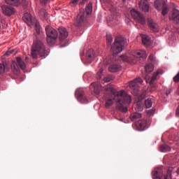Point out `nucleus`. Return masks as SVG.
Here are the masks:
<instances>
[{
    "label": "nucleus",
    "instance_id": "f257e3e1",
    "mask_svg": "<svg viewBox=\"0 0 179 179\" xmlns=\"http://www.w3.org/2000/svg\"><path fill=\"white\" fill-rule=\"evenodd\" d=\"M104 98L106 101L105 106L106 108L110 107L114 101L116 102L117 108L122 113H127L128 108L126 105L131 103V98L124 91L115 92V90L111 85L105 86L103 90Z\"/></svg>",
    "mask_w": 179,
    "mask_h": 179
},
{
    "label": "nucleus",
    "instance_id": "f03ea898",
    "mask_svg": "<svg viewBox=\"0 0 179 179\" xmlns=\"http://www.w3.org/2000/svg\"><path fill=\"white\" fill-rule=\"evenodd\" d=\"M145 70L146 71L145 79L146 83H149L150 86V92H154L157 89V85L155 83L157 80L159 78V76L162 75V70H157L156 72L153 73L151 76L148 75V73H151L154 70V66L152 63H148L145 66Z\"/></svg>",
    "mask_w": 179,
    "mask_h": 179
},
{
    "label": "nucleus",
    "instance_id": "7ed1b4c3",
    "mask_svg": "<svg viewBox=\"0 0 179 179\" xmlns=\"http://www.w3.org/2000/svg\"><path fill=\"white\" fill-rule=\"evenodd\" d=\"M48 53L49 50L45 48V45L42 41L36 40L34 41L31 49V57L34 59H37L38 55L45 58V57L48 56Z\"/></svg>",
    "mask_w": 179,
    "mask_h": 179
},
{
    "label": "nucleus",
    "instance_id": "20e7f679",
    "mask_svg": "<svg viewBox=\"0 0 179 179\" xmlns=\"http://www.w3.org/2000/svg\"><path fill=\"white\" fill-rule=\"evenodd\" d=\"M22 20L27 23L29 26H34L35 29V36L38 38V36L41 34L40 23L35 19L31 18V15L29 13H26L23 15Z\"/></svg>",
    "mask_w": 179,
    "mask_h": 179
},
{
    "label": "nucleus",
    "instance_id": "39448f33",
    "mask_svg": "<svg viewBox=\"0 0 179 179\" xmlns=\"http://www.w3.org/2000/svg\"><path fill=\"white\" fill-rule=\"evenodd\" d=\"M125 45V39L122 37H117L115 40V43L112 45L110 50L113 52V56H116L122 52V48Z\"/></svg>",
    "mask_w": 179,
    "mask_h": 179
},
{
    "label": "nucleus",
    "instance_id": "423d86ee",
    "mask_svg": "<svg viewBox=\"0 0 179 179\" xmlns=\"http://www.w3.org/2000/svg\"><path fill=\"white\" fill-rule=\"evenodd\" d=\"M45 30L46 31L47 35V43L48 45H52L55 44V41H57V38L58 37V33L56 29L52 28V27H50L49 25H47L45 28Z\"/></svg>",
    "mask_w": 179,
    "mask_h": 179
},
{
    "label": "nucleus",
    "instance_id": "0eeeda50",
    "mask_svg": "<svg viewBox=\"0 0 179 179\" xmlns=\"http://www.w3.org/2000/svg\"><path fill=\"white\" fill-rule=\"evenodd\" d=\"M16 61L17 62H12L11 63V71L14 76H19L20 68L22 70H24L26 66L24 62L22 60L21 57H17Z\"/></svg>",
    "mask_w": 179,
    "mask_h": 179
},
{
    "label": "nucleus",
    "instance_id": "6e6552de",
    "mask_svg": "<svg viewBox=\"0 0 179 179\" xmlns=\"http://www.w3.org/2000/svg\"><path fill=\"white\" fill-rule=\"evenodd\" d=\"M155 8L157 10V11L160 12L162 10V16H166L169 14V5H167L166 1L164 0H156L155 1L154 4Z\"/></svg>",
    "mask_w": 179,
    "mask_h": 179
},
{
    "label": "nucleus",
    "instance_id": "1a4fd4ad",
    "mask_svg": "<svg viewBox=\"0 0 179 179\" xmlns=\"http://www.w3.org/2000/svg\"><path fill=\"white\" fill-rule=\"evenodd\" d=\"M138 83H143V80L141 78H136L133 80L131 82H129L130 92L133 96H139V85Z\"/></svg>",
    "mask_w": 179,
    "mask_h": 179
},
{
    "label": "nucleus",
    "instance_id": "9d476101",
    "mask_svg": "<svg viewBox=\"0 0 179 179\" xmlns=\"http://www.w3.org/2000/svg\"><path fill=\"white\" fill-rule=\"evenodd\" d=\"M130 14H131L132 18L137 21V22L142 25L145 24V18L143 14L139 13V11L132 9L130 10Z\"/></svg>",
    "mask_w": 179,
    "mask_h": 179
},
{
    "label": "nucleus",
    "instance_id": "9b49d317",
    "mask_svg": "<svg viewBox=\"0 0 179 179\" xmlns=\"http://www.w3.org/2000/svg\"><path fill=\"white\" fill-rule=\"evenodd\" d=\"M75 95L76 96L77 100L79 101L82 103H87L88 100L85 96L84 91H83L82 89H79L76 90V92L75 93Z\"/></svg>",
    "mask_w": 179,
    "mask_h": 179
},
{
    "label": "nucleus",
    "instance_id": "f8f14e48",
    "mask_svg": "<svg viewBox=\"0 0 179 179\" xmlns=\"http://www.w3.org/2000/svg\"><path fill=\"white\" fill-rule=\"evenodd\" d=\"M170 20H172L173 23L179 24V10L176 8H173L172 14L169 16Z\"/></svg>",
    "mask_w": 179,
    "mask_h": 179
},
{
    "label": "nucleus",
    "instance_id": "ddd939ff",
    "mask_svg": "<svg viewBox=\"0 0 179 179\" xmlns=\"http://www.w3.org/2000/svg\"><path fill=\"white\" fill-rule=\"evenodd\" d=\"M148 24L149 29H150V30H152V31H153L154 33L159 32V27L158 24H157L156 22H154L152 19H151V18L148 19Z\"/></svg>",
    "mask_w": 179,
    "mask_h": 179
},
{
    "label": "nucleus",
    "instance_id": "4468645a",
    "mask_svg": "<svg viewBox=\"0 0 179 179\" xmlns=\"http://www.w3.org/2000/svg\"><path fill=\"white\" fill-rule=\"evenodd\" d=\"M85 21V13L80 12L78 14L76 20H75V25L77 27L82 26Z\"/></svg>",
    "mask_w": 179,
    "mask_h": 179
},
{
    "label": "nucleus",
    "instance_id": "2eb2a0df",
    "mask_svg": "<svg viewBox=\"0 0 179 179\" xmlns=\"http://www.w3.org/2000/svg\"><path fill=\"white\" fill-rule=\"evenodd\" d=\"M58 30H59V39L61 41L65 40L69 36L68 31H66V29L62 27H59Z\"/></svg>",
    "mask_w": 179,
    "mask_h": 179
},
{
    "label": "nucleus",
    "instance_id": "dca6fc26",
    "mask_svg": "<svg viewBox=\"0 0 179 179\" xmlns=\"http://www.w3.org/2000/svg\"><path fill=\"white\" fill-rule=\"evenodd\" d=\"M2 11L6 16H11L14 13L15 9L11 6H3Z\"/></svg>",
    "mask_w": 179,
    "mask_h": 179
},
{
    "label": "nucleus",
    "instance_id": "f3484780",
    "mask_svg": "<svg viewBox=\"0 0 179 179\" xmlns=\"http://www.w3.org/2000/svg\"><path fill=\"white\" fill-rule=\"evenodd\" d=\"M91 87H94V94H96V95H99L101 94V92L103 90V88H101V85L99 83H92L91 84Z\"/></svg>",
    "mask_w": 179,
    "mask_h": 179
},
{
    "label": "nucleus",
    "instance_id": "a211bd4d",
    "mask_svg": "<svg viewBox=\"0 0 179 179\" xmlns=\"http://www.w3.org/2000/svg\"><path fill=\"white\" fill-rule=\"evenodd\" d=\"M164 173L162 172V169L160 168H157L155 169L153 172V179H162V176Z\"/></svg>",
    "mask_w": 179,
    "mask_h": 179
},
{
    "label": "nucleus",
    "instance_id": "6ab92c4d",
    "mask_svg": "<svg viewBox=\"0 0 179 179\" xmlns=\"http://www.w3.org/2000/svg\"><path fill=\"white\" fill-rule=\"evenodd\" d=\"M140 8L143 12H148L150 10V6L148 5V0H142L140 2Z\"/></svg>",
    "mask_w": 179,
    "mask_h": 179
},
{
    "label": "nucleus",
    "instance_id": "aec40b11",
    "mask_svg": "<svg viewBox=\"0 0 179 179\" xmlns=\"http://www.w3.org/2000/svg\"><path fill=\"white\" fill-rule=\"evenodd\" d=\"M94 57L95 55L94 54V50L92 49H90L86 52V60H87L88 63H91L94 60Z\"/></svg>",
    "mask_w": 179,
    "mask_h": 179
},
{
    "label": "nucleus",
    "instance_id": "412c9836",
    "mask_svg": "<svg viewBox=\"0 0 179 179\" xmlns=\"http://www.w3.org/2000/svg\"><path fill=\"white\" fill-rule=\"evenodd\" d=\"M121 70V66L117 64H113L109 66V71L110 73H117Z\"/></svg>",
    "mask_w": 179,
    "mask_h": 179
},
{
    "label": "nucleus",
    "instance_id": "4be33fe9",
    "mask_svg": "<svg viewBox=\"0 0 179 179\" xmlns=\"http://www.w3.org/2000/svg\"><path fill=\"white\" fill-rule=\"evenodd\" d=\"M136 122V126L140 128L141 131H143L145 129V126L147 125V120H137Z\"/></svg>",
    "mask_w": 179,
    "mask_h": 179
},
{
    "label": "nucleus",
    "instance_id": "5701e85b",
    "mask_svg": "<svg viewBox=\"0 0 179 179\" xmlns=\"http://www.w3.org/2000/svg\"><path fill=\"white\" fill-rule=\"evenodd\" d=\"M141 117H142V114L139 113H133L129 116L130 120L134 122H136Z\"/></svg>",
    "mask_w": 179,
    "mask_h": 179
},
{
    "label": "nucleus",
    "instance_id": "b1692460",
    "mask_svg": "<svg viewBox=\"0 0 179 179\" xmlns=\"http://www.w3.org/2000/svg\"><path fill=\"white\" fill-rule=\"evenodd\" d=\"M134 56L136 58H145L147 57V54L145 50H138L134 52Z\"/></svg>",
    "mask_w": 179,
    "mask_h": 179
},
{
    "label": "nucleus",
    "instance_id": "393cba45",
    "mask_svg": "<svg viewBox=\"0 0 179 179\" xmlns=\"http://www.w3.org/2000/svg\"><path fill=\"white\" fill-rule=\"evenodd\" d=\"M141 37L142 38V43L143 45H148L150 44V37L147 35H141Z\"/></svg>",
    "mask_w": 179,
    "mask_h": 179
},
{
    "label": "nucleus",
    "instance_id": "a878e982",
    "mask_svg": "<svg viewBox=\"0 0 179 179\" xmlns=\"http://www.w3.org/2000/svg\"><path fill=\"white\" fill-rule=\"evenodd\" d=\"M171 150V148L167 145H162L159 146V151L162 152H168Z\"/></svg>",
    "mask_w": 179,
    "mask_h": 179
},
{
    "label": "nucleus",
    "instance_id": "bb28decb",
    "mask_svg": "<svg viewBox=\"0 0 179 179\" xmlns=\"http://www.w3.org/2000/svg\"><path fill=\"white\" fill-rule=\"evenodd\" d=\"M6 3L8 5L13 6H18L20 4L19 0H5Z\"/></svg>",
    "mask_w": 179,
    "mask_h": 179
},
{
    "label": "nucleus",
    "instance_id": "cd10ccee",
    "mask_svg": "<svg viewBox=\"0 0 179 179\" xmlns=\"http://www.w3.org/2000/svg\"><path fill=\"white\" fill-rule=\"evenodd\" d=\"M7 69V63H0V74L4 73Z\"/></svg>",
    "mask_w": 179,
    "mask_h": 179
},
{
    "label": "nucleus",
    "instance_id": "c85d7f7f",
    "mask_svg": "<svg viewBox=\"0 0 179 179\" xmlns=\"http://www.w3.org/2000/svg\"><path fill=\"white\" fill-rule=\"evenodd\" d=\"M92 12V3H89L87 4V6H86L85 8V13L86 14L90 15L91 14Z\"/></svg>",
    "mask_w": 179,
    "mask_h": 179
},
{
    "label": "nucleus",
    "instance_id": "c756f323",
    "mask_svg": "<svg viewBox=\"0 0 179 179\" xmlns=\"http://www.w3.org/2000/svg\"><path fill=\"white\" fill-rule=\"evenodd\" d=\"M145 106L146 108H150L152 106V101L150 99H148L145 101Z\"/></svg>",
    "mask_w": 179,
    "mask_h": 179
},
{
    "label": "nucleus",
    "instance_id": "7c9ffc66",
    "mask_svg": "<svg viewBox=\"0 0 179 179\" xmlns=\"http://www.w3.org/2000/svg\"><path fill=\"white\" fill-rule=\"evenodd\" d=\"M106 40H107V45H110L113 41V38L111 35L107 34L106 35Z\"/></svg>",
    "mask_w": 179,
    "mask_h": 179
},
{
    "label": "nucleus",
    "instance_id": "2f4dec72",
    "mask_svg": "<svg viewBox=\"0 0 179 179\" xmlns=\"http://www.w3.org/2000/svg\"><path fill=\"white\" fill-rule=\"evenodd\" d=\"M113 79H114L113 76L109 75V76H107L106 77H105L103 80L105 83H109V82H111L113 80Z\"/></svg>",
    "mask_w": 179,
    "mask_h": 179
},
{
    "label": "nucleus",
    "instance_id": "473e14b6",
    "mask_svg": "<svg viewBox=\"0 0 179 179\" xmlns=\"http://www.w3.org/2000/svg\"><path fill=\"white\" fill-rule=\"evenodd\" d=\"M120 59L123 60L124 62H126L127 63L129 62V58L128 57H127L126 55H121Z\"/></svg>",
    "mask_w": 179,
    "mask_h": 179
},
{
    "label": "nucleus",
    "instance_id": "72a5a7b5",
    "mask_svg": "<svg viewBox=\"0 0 179 179\" xmlns=\"http://www.w3.org/2000/svg\"><path fill=\"white\" fill-rule=\"evenodd\" d=\"M103 69H101V70H99V71H98V73H96V78L98 79H101V73H103Z\"/></svg>",
    "mask_w": 179,
    "mask_h": 179
},
{
    "label": "nucleus",
    "instance_id": "f704fd0d",
    "mask_svg": "<svg viewBox=\"0 0 179 179\" xmlns=\"http://www.w3.org/2000/svg\"><path fill=\"white\" fill-rule=\"evenodd\" d=\"M164 179H172L171 173L169 170L167 171V175L164 176Z\"/></svg>",
    "mask_w": 179,
    "mask_h": 179
},
{
    "label": "nucleus",
    "instance_id": "c9c22d12",
    "mask_svg": "<svg viewBox=\"0 0 179 179\" xmlns=\"http://www.w3.org/2000/svg\"><path fill=\"white\" fill-rule=\"evenodd\" d=\"M146 94H147V91H145V90H143L142 91V93H141V94L139 93V94H138V96H140L141 98H144Z\"/></svg>",
    "mask_w": 179,
    "mask_h": 179
},
{
    "label": "nucleus",
    "instance_id": "e433bc0d",
    "mask_svg": "<svg viewBox=\"0 0 179 179\" xmlns=\"http://www.w3.org/2000/svg\"><path fill=\"white\" fill-rule=\"evenodd\" d=\"M137 108V111L140 112L143 110V106L140 104V103H137V106L136 107Z\"/></svg>",
    "mask_w": 179,
    "mask_h": 179
},
{
    "label": "nucleus",
    "instance_id": "4c0bfd02",
    "mask_svg": "<svg viewBox=\"0 0 179 179\" xmlns=\"http://www.w3.org/2000/svg\"><path fill=\"white\" fill-rule=\"evenodd\" d=\"M173 82L176 83L179 82V72L175 77H173Z\"/></svg>",
    "mask_w": 179,
    "mask_h": 179
},
{
    "label": "nucleus",
    "instance_id": "58836bf2",
    "mask_svg": "<svg viewBox=\"0 0 179 179\" xmlns=\"http://www.w3.org/2000/svg\"><path fill=\"white\" fill-rule=\"evenodd\" d=\"M80 0H73L72 1V2H70V6H73L77 5V3H78Z\"/></svg>",
    "mask_w": 179,
    "mask_h": 179
},
{
    "label": "nucleus",
    "instance_id": "ea45409f",
    "mask_svg": "<svg viewBox=\"0 0 179 179\" xmlns=\"http://www.w3.org/2000/svg\"><path fill=\"white\" fill-rule=\"evenodd\" d=\"M41 13L43 17H46L47 13H46V10L45 9H42L41 11Z\"/></svg>",
    "mask_w": 179,
    "mask_h": 179
},
{
    "label": "nucleus",
    "instance_id": "a19ab883",
    "mask_svg": "<svg viewBox=\"0 0 179 179\" xmlns=\"http://www.w3.org/2000/svg\"><path fill=\"white\" fill-rule=\"evenodd\" d=\"M50 1V0H41V3L42 4L45 5L46 3H48Z\"/></svg>",
    "mask_w": 179,
    "mask_h": 179
},
{
    "label": "nucleus",
    "instance_id": "79ce46f5",
    "mask_svg": "<svg viewBox=\"0 0 179 179\" xmlns=\"http://www.w3.org/2000/svg\"><path fill=\"white\" fill-rule=\"evenodd\" d=\"M13 53V51H8L5 53V56H9Z\"/></svg>",
    "mask_w": 179,
    "mask_h": 179
},
{
    "label": "nucleus",
    "instance_id": "37998d69",
    "mask_svg": "<svg viewBox=\"0 0 179 179\" xmlns=\"http://www.w3.org/2000/svg\"><path fill=\"white\" fill-rule=\"evenodd\" d=\"M149 60H150L151 62L154 61V56H153V55H150V56H149Z\"/></svg>",
    "mask_w": 179,
    "mask_h": 179
},
{
    "label": "nucleus",
    "instance_id": "c03bdc74",
    "mask_svg": "<svg viewBox=\"0 0 179 179\" xmlns=\"http://www.w3.org/2000/svg\"><path fill=\"white\" fill-rule=\"evenodd\" d=\"M176 115L179 116V106L178 107V109L176 110Z\"/></svg>",
    "mask_w": 179,
    "mask_h": 179
},
{
    "label": "nucleus",
    "instance_id": "a18cd8bd",
    "mask_svg": "<svg viewBox=\"0 0 179 179\" xmlns=\"http://www.w3.org/2000/svg\"><path fill=\"white\" fill-rule=\"evenodd\" d=\"M101 1L103 3H108L109 0H101Z\"/></svg>",
    "mask_w": 179,
    "mask_h": 179
},
{
    "label": "nucleus",
    "instance_id": "49530a36",
    "mask_svg": "<svg viewBox=\"0 0 179 179\" xmlns=\"http://www.w3.org/2000/svg\"><path fill=\"white\" fill-rule=\"evenodd\" d=\"M86 2H87V0H82V2L80 3H85Z\"/></svg>",
    "mask_w": 179,
    "mask_h": 179
},
{
    "label": "nucleus",
    "instance_id": "de8ad7c7",
    "mask_svg": "<svg viewBox=\"0 0 179 179\" xmlns=\"http://www.w3.org/2000/svg\"><path fill=\"white\" fill-rule=\"evenodd\" d=\"M149 114H150V115L154 114V110H150V111H149Z\"/></svg>",
    "mask_w": 179,
    "mask_h": 179
},
{
    "label": "nucleus",
    "instance_id": "09e8293b",
    "mask_svg": "<svg viewBox=\"0 0 179 179\" xmlns=\"http://www.w3.org/2000/svg\"><path fill=\"white\" fill-rule=\"evenodd\" d=\"M176 173H178L179 175V167H178V170L176 171Z\"/></svg>",
    "mask_w": 179,
    "mask_h": 179
},
{
    "label": "nucleus",
    "instance_id": "8fccbe9b",
    "mask_svg": "<svg viewBox=\"0 0 179 179\" xmlns=\"http://www.w3.org/2000/svg\"><path fill=\"white\" fill-rule=\"evenodd\" d=\"M178 94L179 95V86H178Z\"/></svg>",
    "mask_w": 179,
    "mask_h": 179
},
{
    "label": "nucleus",
    "instance_id": "3c124183",
    "mask_svg": "<svg viewBox=\"0 0 179 179\" xmlns=\"http://www.w3.org/2000/svg\"><path fill=\"white\" fill-rule=\"evenodd\" d=\"M26 59H27V60L29 59V57H26Z\"/></svg>",
    "mask_w": 179,
    "mask_h": 179
},
{
    "label": "nucleus",
    "instance_id": "603ef678",
    "mask_svg": "<svg viewBox=\"0 0 179 179\" xmlns=\"http://www.w3.org/2000/svg\"><path fill=\"white\" fill-rule=\"evenodd\" d=\"M0 29H1V26H0Z\"/></svg>",
    "mask_w": 179,
    "mask_h": 179
}]
</instances>
